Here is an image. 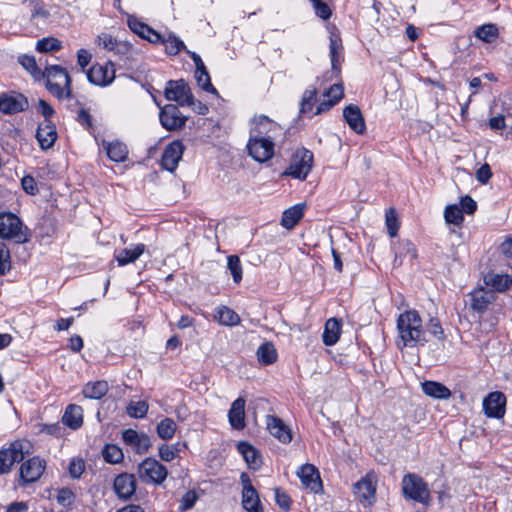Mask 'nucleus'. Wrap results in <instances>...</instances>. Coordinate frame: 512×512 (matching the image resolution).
Segmentation results:
<instances>
[{"mask_svg":"<svg viewBox=\"0 0 512 512\" xmlns=\"http://www.w3.org/2000/svg\"><path fill=\"white\" fill-rule=\"evenodd\" d=\"M446 223L460 226L464 220L462 209L457 204L447 205L444 210Z\"/></svg>","mask_w":512,"mask_h":512,"instance_id":"obj_44","label":"nucleus"},{"mask_svg":"<svg viewBox=\"0 0 512 512\" xmlns=\"http://www.w3.org/2000/svg\"><path fill=\"white\" fill-rule=\"evenodd\" d=\"M227 268L230 271L233 281L239 284L242 280V265L240 258L237 255H230L227 257Z\"/></svg>","mask_w":512,"mask_h":512,"instance_id":"obj_47","label":"nucleus"},{"mask_svg":"<svg viewBox=\"0 0 512 512\" xmlns=\"http://www.w3.org/2000/svg\"><path fill=\"white\" fill-rule=\"evenodd\" d=\"M498 35L499 30L495 24H484L475 30V36L486 43L495 41Z\"/></svg>","mask_w":512,"mask_h":512,"instance_id":"obj_40","label":"nucleus"},{"mask_svg":"<svg viewBox=\"0 0 512 512\" xmlns=\"http://www.w3.org/2000/svg\"><path fill=\"white\" fill-rule=\"evenodd\" d=\"M341 334V322L336 318H330L326 321L324 332H323V342L327 346L334 345L340 337Z\"/></svg>","mask_w":512,"mask_h":512,"instance_id":"obj_33","label":"nucleus"},{"mask_svg":"<svg viewBox=\"0 0 512 512\" xmlns=\"http://www.w3.org/2000/svg\"><path fill=\"white\" fill-rule=\"evenodd\" d=\"M89 82L97 86H108L115 79V68L112 62L95 63L86 72Z\"/></svg>","mask_w":512,"mask_h":512,"instance_id":"obj_12","label":"nucleus"},{"mask_svg":"<svg viewBox=\"0 0 512 512\" xmlns=\"http://www.w3.org/2000/svg\"><path fill=\"white\" fill-rule=\"evenodd\" d=\"M385 224L390 237H395L399 230V222L394 208H389L385 214Z\"/></svg>","mask_w":512,"mask_h":512,"instance_id":"obj_51","label":"nucleus"},{"mask_svg":"<svg viewBox=\"0 0 512 512\" xmlns=\"http://www.w3.org/2000/svg\"><path fill=\"white\" fill-rule=\"evenodd\" d=\"M0 238L22 244L28 241L29 235L19 217L11 212H0Z\"/></svg>","mask_w":512,"mask_h":512,"instance_id":"obj_4","label":"nucleus"},{"mask_svg":"<svg viewBox=\"0 0 512 512\" xmlns=\"http://www.w3.org/2000/svg\"><path fill=\"white\" fill-rule=\"evenodd\" d=\"M165 45V50L170 55L178 54L182 49H185L184 43L177 38L176 36H169L166 40L163 41Z\"/></svg>","mask_w":512,"mask_h":512,"instance_id":"obj_53","label":"nucleus"},{"mask_svg":"<svg viewBox=\"0 0 512 512\" xmlns=\"http://www.w3.org/2000/svg\"><path fill=\"white\" fill-rule=\"evenodd\" d=\"M85 469V463L80 458H74L69 464V474L72 478H79Z\"/></svg>","mask_w":512,"mask_h":512,"instance_id":"obj_56","label":"nucleus"},{"mask_svg":"<svg viewBox=\"0 0 512 512\" xmlns=\"http://www.w3.org/2000/svg\"><path fill=\"white\" fill-rule=\"evenodd\" d=\"M103 457L106 462L116 464L122 461L123 452L116 445H106L103 450Z\"/></svg>","mask_w":512,"mask_h":512,"instance_id":"obj_50","label":"nucleus"},{"mask_svg":"<svg viewBox=\"0 0 512 512\" xmlns=\"http://www.w3.org/2000/svg\"><path fill=\"white\" fill-rule=\"evenodd\" d=\"M302 485L311 492L318 493L322 490V481L316 467L312 464H304L297 472Z\"/></svg>","mask_w":512,"mask_h":512,"instance_id":"obj_17","label":"nucleus"},{"mask_svg":"<svg viewBox=\"0 0 512 512\" xmlns=\"http://www.w3.org/2000/svg\"><path fill=\"white\" fill-rule=\"evenodd\" d=\"M377 474L371 470L353 485V494L364 507L372 506L376 502Z\"/></svg>","mask_w":512,"mask_h":512,"instance_id":"obj_6","label":"nucleus"},{"mask_svg":"<svg viewBox=\"0 0 512 512\" xmlns=\"http://www.w3.org/2000/svg\"><path fill=\"white\" fill-rule=\"evenodd\" d=\"M160 122L167 130H177L185 125L186 117L182 115L177 106L165 105L160 111Z\"/></svg>","mask_w":512,"mask_h":512,"instance_id":"obj_16","label":"nucleus"},{"mask_svg":"<svg viewBox=\"0 0 512 512\" xmlns=\"http://www.w3.org/2000/svg\"><path fill=\"white\" fill-rule=\"evenodd\" d=\"M27 107V98L22 94H3L0 96V111L5 114L18 113L24 111Z\"/></svg>","mask_w":512,"mask_h":512,"instance_id":"obj_20","label":"nucleus"},{"mask_svg":"<svg viewBox=\"0 0 512 512\" xmlns=\"http://www.w3.org/2000/svg\"><path fill=\"white\" fill-rule=\"evenodd\" d=\"M408 257L410 261L417 257L415 246L408 240L399 242L398 251L396 252L394 265L399 266L402 264L403 258Z\"/></svg>","mask_w":512,"mask_h":512,"instance_id":"obj_37","label":"nucleus"},{"mask_svg":"<svg viewBox=\"0 0 512 512\" xmlns=\"http://www.w3.org/2000/svg\"><path fill=\"white\" fill-rule=\"evenodd\" d=\"M197 500V495L194 491H188L184 494L180 504V510L186 511L192 508Z\"/></svg>","mask_w":512,"mask_h":512,"instance_id":"obj_60","label":"nucleus"},{"mask_svg":"<svg viewBox=\"0 0 512 512\" xmlns=\"http://www.w3.org/2000/svg\"><path fill=\"white\" fill-rule=\"evenodd\" d=\"M304 210V203L296 204L286 209L282 214L281 225L288 230L293 229L303 218Z\"/></svg>","mask_w":512,"mask_h":512,"instance_id":"obj_29","label":"nucleus"},{"mask_svg":"<svg viewBox=\"0 0 512 512\" xmlns=\"http://www.w3.org/2000/svg\"><path fill=\"white\" fill-rule=\"evenodd\" d=\"M217 319L220 324L226 326H235L240 323L239 315L226 306L217 309Z\"/></svg>","mask_w":512,"mask_h":512,"instance_id":"obj_42","label":"nucleus"},{"mask_svg":"<svg viewBox=\"0 0 512 512\" xmlns=\"http://www.w3.org/2000/svg\"><path fill=\"white\" fill-rule=\"evenodd\" d=\"M397 331L399 341L397 345L400 347H415L424 345L426 342V333L423 328L422 319L419 313L412 309L401 313L397 319Z\"/></svg>","mask_w":512,"mask_h":512,"instance_id":"obj_1","label":"nucleus"},{"mask_svg":"<svg viewBox=\"0 0 512 512\" xmlns=\"http://www.w3.org/2000/svg\"><path fill=\"white\" fill-rule=\"evenodd\" d=\"M176 429L177 426L173 419L164 418L158 423L156 431L162 440H170L174 437Z\"/></svg>","mask_w":512,"mask_h":512,"instance_id":"obj_41","label":"nucleus"},{"mask_svg":"<svg viewBox=\"0 0 512 512\" xmlns=\"http://www.w3.org/2000/svg\"><path fill=\"white\" fill-rule=\"evenodd\" d=\"M138 476L143 482L161 484L167 478V469L153 458H146L138 465Z\"/></svg>","mask_w":512,"mask_h":512,"instance_id":"obj_9","label":"nucleus"},{"mask_svg":"<svg viewBox=\"0 0 512 512\" xmlns=\"http://www.w3.org/2000/svg\"><path fill=\"white\" fill-rule=\"evenodd\" d=\"M484 284L495 291L504 292L512 288V277L508 274L487 273L483 277Z\"/></svg>","mask_w":512,"mask_h":512,"instance_id":"obj_28","label":"nucleus"},{"mask_svg":"<svg viewBox=\"0 0 512 512\" xmlns=\"http://www.w3.org/2000/svg\"><path fill=\"white\" fill-rule=\"evenodd\" d=\"M195 77L197 80V84L199 87H201L203 90L207 92H211L213 94H218L217 90L213 87L210 81V76L206 68L196 70L195 71Z\"/></svg>","mask_w":512,"mask_h":512,"instance_id":"obj_48","label":"nucleus"},{"mask_svg":"<svg viewBox=\"0 0 512 512\" xmlns=\"http://www.w3.org/2000/svg\"><path fill=\"white\" fill-rule=\"evenodd\" d=\"M165 97L169 101L177 102L181 106L194 105V98L190 87L184 80H170L165 88Z\"/></svg>","mask_w":512,"mask_h":512,"instance_id":"obj_11","label":"nucleus"},{"mask_svg":"<svg viewBox=\"0 0 512 512\" xmlns=\"http://www.w3.org/2000/svg\"><path fill=\"white\" fill-rule=\"evenodd\" d=\"M184 147L180 141L170 143L162 154L161 163L163 168L174 171L182 158Z\"/></svg>","mask_w":512,"mask_h":512,"instance_id":"obj_21","label":"nucleus"},{"mask_svg":"<svg viewBox=\"0 0 512 512\" xmlns=\"http://www.w3.org/2000/svg\"><path fill=\"white\" fill-rule=\"evenodd\" d=\"M46 462L40 457H32L25 461L20 467V480L24 484L37 481L43 474Z\"/></svg>","mask_w":512,"mask_h":512,"instance_id":"obj_15","label":"nucleus"},{"mask_svg":"<svg viewBox=\"0 0 512 512\" xmlns=\"http://www.w3.org/2000/svg\"><path fill=\"white\" fill-rule=\"evenodd\" d=\"M237 449L239 453L242 454L243 458L247 462V464L256 468L260 465L259 453L258 451L247 442H239L237 445Z\"/></svg>","mask_w":512,"mask_h":512,"instance_id":"obj_36","label":"nucleus"},{"mask_svg":"<svg viewBox=\"0 0 512 512\" xmlns=\"http://www.w3.org/2000/svg\"><path fill=\"white\" fill-rule=\"evenodd\" d=\"M421 387L423 393L429 397L440 400H447L451 397V391L449 388L440 382L425 381L421 383Z\"/></svg>","mask_w":512,"mask_h":512,"instance_id":"obj_31","label":"nucleus"},{"mask_svg":"<svg viewBox=\"0 0 512 512\" xmlns=\"http://www.w3.org/2000/svg\"><path fill=\"white\" fill-rule=\"evenodd\" d=\"M401 486L405 499L414 500L425 506L431 504L432 498L428 484L419 475L414 473L404 475Z\"/></svg>","mask_w":512,"mask_h":512,"instance_id":"obj_3","label":"nucleus"},{"mask_svg":"<svg viewBox=\"0 0 512 512\" xmlns=\"http://www.w3.org/2000/svg\"><path fill=\"white\" fill-rule=\"evenodd\" d=\"M108 157L114 162H123L128 155L127 146L119 141L103 142Z\"/></svg>","mask_w":512,"mask_h":512,"instance_id":"obj_35","label":"nucleus"},{"mask_svg":"<svg viewBox=\"0 0 512 512\" xmlns=\"http://www.w3.org/2000/svg\"><path fill=\"white\" fill-rule=\"evenodd\" d=\"M109 390L107 381L98 380L94 382H88L83 386L82 394L88 399H101L104 397Z\"/></svg>","mask_w":512,"mask_h":512,"instance_id":"obj_32","label":"nucleus"},{"mask_svg":"<svg viewBox=\"0 0 512 512\" xmlns=\"http://www.w3.org/2000/svg\"><path fill=\"white\" fill-rule=\"evenodd\" d=\"M330 57H331V65L332 69L335 70L337 73L339 72V68L337 67V61L338 57L340 55V52L342 51V43L341 39L338 35L332 34L330 36Z\"/></svg>","mask_w":512,"mask_h":512,"instance_id":"obj_45","label":"nucleus"},{"mask_svg":"<svg viewBox=\"0 0 512 512\" xmlns=\"http://www.w3.org/2000/svg\"><path fill=\"white\" fill-rule=\"evenodd\" d=\"M257 358L259 362L264 365H269L275 362L277 358V352L274 345L270 342L263 343L257 349Z\"/></svg>","mask_w":512,"mask_h":512,"instance_id":"obj_39","label":"nucleus"},{"mask_svg":"<svg viewBox=\"0 0 512 512\" xmlns=\"http://www.w3.org/2000/svg\"><path fill=\"white\" fill-rule=\"evenodd\" d=\"M62 423L72 429L80 428L83 424L82 407L76 404L68 405L62 416Z\"/></svg>","mask_w":512,"mask_h":512,"instance_id":"obj_30","label":"nucleus"},{"mask_svg":"<svg viewBox=\"0 0 512 512\" xmlns=\"http://www.w3.org/2000/svg\"><path fill=\"white\" fill-rule=\"evenodd\" d=\"M123 441L132 447L137 453H145L151 446L149 436L144 433H138L133 429H126L122 433Z\"/></svg>","mask_w":512,"mask_h":512,"instance_id":"obj_22","label":"nucleus"},{"mask_svg":"<svg viewBox=\"0 0 512 512\" xmlns=\"http://www.w3.org/2000/svg\"><path fill=\"white\" fill-rule=\"evenodd\" d=\"M30 454V443L24 440H16L7 448L0 450V474L9 473L15 463L21 462Z\"/></svg>","mask_w":512,"mask_h":512,"instance_id":"obj_5","label":"nucleus"},{"mask_svg":"<svg viewBox=\"0 0 512 512\" xmlns=\"http://www.w3.org/2000/svg\"><path fill=\"white\" fill-rule=\"evenodd\" d=\"M483 409L487 417L503 418L506 412V397L502 392H491L483 400Z\"/></svg>","mask_w":512,"mask_h":512,"instance_id":"obj_13","label":"nucleus"},{"mask_svg":"<svg viewBox=\"0 0 512 512\" xmlns=\"http://www.w3.org/2000/svg\"><path fill=\"white\" fill-rule=\"evenodd\" d=\"M116 495L122 500H128L136 491V479L133 474H119L113 482Z\"/></svg>","mask_w":512,"mask_h":512,"instance_id":"obj_19","label":"nucleus"},{"mask_svg":"<svg viewBox=\"0 0 512 512\" xmlns=\"http://www.w3.org/2000/svg\"><path fill=\"white\" fill-rule=\"evenodd\" d=\"M98 44L103 48L116 53H126L129 46L125 43H118L115 38L108 34H101L97 38Z\"/></svg>","mask_w":512,"mask_h":512,"instance_id":"obj_38","label":"nucleus"},{"mask_svg":"<svg viewBox=\"0 0 512 512\" xmlns=\"http://www.w3.org/2000/svg\"><path fill=\"white\" fill-rule=\"evenodd\" d=\"M92 59L91 53L86 49H80L77 52V62L78 65L81 67L82 70H84L88 64L90 63Z\"/></svg>","mask_w":512,"mask_h":512,"instance_id":"obj_64","label":"nucleus"},{"mask_svg":"<svg viewBox=\"0 0 512 512\" xmlns=\"http://www.w3.org/2000/svg\"><path fill=\"white\" fill-rule=\"evenodd\" d=\"M325 96H327L329 100L336 105L344 96L343 86L341 84L332 85L325 93Z\"/></svg>","mask_w":512,"mask_h":512,"instance_id":"obj_55","label":"nucleus"},{"mask_svg":"<svg viewBox=\"0 0 512 512\" xmlns=\"http://www.w3.org/2000/svg\"><path fill=\"white\" fill-rule=\"evenodd\" d=\"M462 212L473 214L477 209V203L468 195L461 198L460 201Z\"/></svg>","mask_w":512,"mask_h":512,"instance_id":"obj_61","label":"nucleus"},{"mask_svg":"<svg viewBox=\"0 0 512 512\" xmlns=\"http://www.w3.org/2000/svg\"><path fill=\"white\" fill-rule=\"evenodd\" d=\"M313 8L315 10V13L318 17L326 20L330 18L332 12L329 6L323 2L322 0H310Z\"/></svg>","mask_w":512,"mask_h":512,"instance_id":"obj_54","label":"nucleus"},{"mask_svg":"<svg viewBox=\"0 0 512 512\" xmlns=\"http://www.w3.org/2000/svg\"><path fill=\"white\" fill-rule=\"evenodd\" d=\"M159 456L163 461H172L176 457V451L169 445L162 444L159 447Z\"/></svg>","mask_w":512,"mask_h":512,"instance_id":"obj_63","label":"nucleus"},{"mask_svg":"<svg viewBox=\"0 0 512 512\" xmlns=\"http://www.w3.org/2000/svg\"><path fill=\"white\" fill-rule=\"evenodd\" d=\"M241 481L243 484L242 491V506L247 512H264L261 506L259 495L256 489L252 486L247 474H241Z\"/></svg>","mask_w":512,"mask_h":512,"instance_id":"obj_14","label":"nucleus"},{"mask_svg":"<svg viewBox=\"0 0 512 512\" xmlns=\"http://www.w3.org/2000/svg\"><path fill=\"white\" fill-rule=\"evenodd\" d=\"M145 251V245L140 243L135 245L134 248H127L120 250L116 255L118 265L124 266L135 262Z\"/></svg>","mask_w":512,"mask_h":512,"instance_id":"obj_34","label":"nucleus"},{"mask_svg":"<svg viewBox=\"0 0 512 512\" xmlns=\"http://www.w3.org/2000/svg\"><path fill=\"white\" fill-rule=\"evenodd\" d=\"M492 176L490 166L483 164L476 172V179L481 184H486Z\"/></svg>","mask_w":512,"mask_h":512,"instance_id":"obj_62","label":"nucleus"},{"mask_svg":"<svg viewBox=\"0 0 512 512\" xmlns=\"http://www.w3.org/2000/svg\"><path fill=\"white\" fill-rule=\"evenodd\" d=\"M11 270L10 251L4 243H0V275H5Z\"/></svg>","mask_w":512,"mask_h":512,"instance_id":"obj_52","label":"nucleus"},{"mask_svg":"<svg viewBox=\"0 0 512 512\" xmlns=\"http://www.w3.org/2000/svg\"><path fill=\"white\" fill-rule=\"evenodd\" d=\"M266 427L269 433L280 442L287 444L292 441V431L282 419L274 415L266 416Z\"/></svg>","mask_w":512,"mask_h":512,"instance_id":"obj_18","label":"nucleus"},{"mask_svg":"<svg viewBox=\"0 0 512 512\" xmlns=\"http://www.w3.org/2000/svg\"><path fill=\"white\" fill-rule=\"evenodd\" d=\"M281 126L265 115L254 116L250 121V137L277 139Z\"/></svg>","mask_w":512,"mask_h":512,"instance_id":"obj_8","label":"nucleus"},{"mask_svg":"<svg viewBox=\"0 0 512 512\" xmlns=\"http://www.w3.org/2000/svg\"><path fill=\"white\" fill-rule=\"evenodd\" d=\"M343 117L349 127L357 134H363L366 130V124L360 108L357 105L350 104L343 109Z\"/></svg>","mask_w":512,"mask_h":512,"instance_id":"obj_25","label":"nucleus"},{"mask_svg":"<svg viewBox=\"0 0 512 512\" xmlns=\"http://www.w3.org/2000/svg\"><path fill=\"white\" fill-rule=\"evenodd\" d=\"M245 403L244 398H237L228 412L229 423L234 429L241 430L245 427Z\"/></svg>","mask_w":512,"mask_h":512,"instance_id":"obj_27","label":"nucleus"},{"mask_svg":"<svg viewBox=\"0 0 512 512\" xmlns=\"http://www.w3.org/2000/svg\"><path fill=\"white\" fill-rule=\"evenodd\" d=\"M428 331L439 340H444L445 335L438 319H431L427 325Z\"/></svg>","mask_w":512,"mask_h":512,"instance_id":"obj_57","label":"nucleus"},{"mask_svg":"<svg viewBox=\"0 0 512 512\" xmlns=\"http://www.w3.org/2000/svg\"><path fill=\"white\" fill-rule=\"evenodd\" d=\"M275 141L276 139L249 136L247 143L249 156L260 163L270 160L275 153Z\"/></svg>","mask_w":512,"mask_h":512,"instance_id":"obj_10","label":"nucleus"},{"mask_svg":"<svg viewBox=\"0 0 512 512\" xmlns=\"http://www.w3.org/2000/svg\"><path fill=\"white\" fill-rule=\"evenodd\" d=\"M62 48V43L55 37H45L38 40L36 50L40 53L58 51Z\"/></svg>","mask_w":512,"mask_h":512,"instance_id":"obj_46","label":"nucleus"},{"mask_svg":"<svg viewBox=\"0 0 512 512\" xmlns=\"http://www.w3.org/2000/svg\"><path fill=\"white\" fill-rule=\"evenodd\" d=\"M275 500L277 505L283 510L287 511L290 509V497L279 488H275Z\"/></svg>","mask_w":512,"mask_h":512,"instance_id":"obj_59","label":"nucleus"},{"mask_svg":"<svg viewBox=\"0 0 512 512\" xmlns=\"http://www.w3.org/2000/svg\"><path fill=\"white\" fill-rule=\"evenodd\" d=\"M18 62L21 66L27 70L36 80L43 78V72L38 67L34 56L21 55L18 58Z\"/></svg>","mask_w":512,"mask_h":512,"instance_id":"obj_43","label":"nucleus"},{"mask_svg":"<svg viewBox=\"0 0 512 512\" xmlns=\"http://www.w3.org/2000/svg\"><path fill=\"white\" fill-rule=\"evenodd\" d=\"M57 130L51 120H44L39 124L36 138L43 150L51 148L57 140Z\"/></svg>","mask_w":512,"mask_h":512,"instance_id":"obj_23","label":"nucleus"},{"mask_svg":"<svg viewBox=\"0 0 512 512\" xmlns=\"http://www.w3.org/2000/svg\"><path fill=\"white\" fill-rule=\"evenodd\" d=\"M128 27L139 37L148 40L151 43H156L161 40V37L158 32L153 30L147 24L141 22L134 16H129L127 19Z\"/></svg>","mask_w":512,"mask_h":512,"instance_id":"obj_26","label":"nucleus"},{"mask_svg":"<svg viewBox=\"0 0 512 512\" xmlns=\"http://www.w3.org/2000/svg\"><path fill=\"white\" fill-rule=\"evenodd\" d=\"M312 164V152L304 148L299 149L294 153L291 163L284 174L296 179L305 180L312 169Z\"/></svg>","mask_w":512,"mask_h":512,"instance_id":"obj_7","label":"nucleus"},{"mask_svg":"<svg viewBox=\"0 0 512 512\" xmlns=\"http://www.w3.org/2000/svg\"><path fill=\"white\" fill-rule=\"evenodd\" d=\"M148 408L149 406L145 401L130 402L127 406V414L132 418H144Z\"/></svg>","mask_w":512,"mask_h":512,"instance_id":"obj_49","label":"nucleus"},{"mask_svg":"<svg viewBox=\"0 0 512 512\" xmlns=\"http://www.w3.org/2000/svg\"><path fill=\"white\" fill-rule=\"evenodd\" d=\"M472 310L483 313L487 310L489 304L494 302L496 296L494 291L483 287L477 288L470 293Z\"/></svg>","mask_w":512,"mask_h":512,"instance_id":"obj_24","label":"nucleus"},{"mask_svg":"<svg viewBox=\"0 0 512 512\" xmlns=\"http://www.w3.org/2000/svg\"><path fill=\"white\" fill-rule=\"evenodd\" d=\"M21 185L23 190L30 195H35L38 192L36 181L32 176H24L21 179Z\"/></svg>","mask_w":512,"mask_h":512,"instance_id":"obj_58","label":"nucleus"},{"mask_svg":"<svg viewBox=\"0 0 512 512\" xmlns=\"http://www.w3.org/2000/svg\"><path fill=\"white\" fill-rule=\"evenodd\" d=\"M43 77L46 78L47 90L53 96L60 100L71 96V78L65 68L58 65L47 66Z\"/></svg>","mask_w":512,"mask_h":512,"instance_id":"obj_2","label":"nucleus"}]
</instances>
